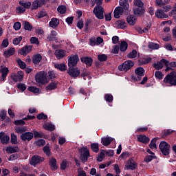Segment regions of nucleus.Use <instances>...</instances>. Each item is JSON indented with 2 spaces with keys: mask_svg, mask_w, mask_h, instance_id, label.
I'll list each match as a JSON object with an SVG mask.
<instances>
[{
  "mask_svg": "<svg viewBox=\"0 0 176 176\" xmlns=\"http://www.w3.org/2000/svg\"><path fill=\"white\" fill-rule=\"evenodd\" d=\"M112 141H113V138L111 137L102 138L101 144H102L104 146H108Z\"/></svg>",
  "mask_w": 176,
  "mask_h": 176,
  "instance_id": "nucleus-24",
  "label": "nucleus"
},
{
  "mask_svg": "<svg viewBox=\"0 0 176 176\" xmlns=\"http://www.w3.org/2000/svg\"><path fill=\"white\" fill-rule=\"evenodd\" d=\"M124 6H118L115 8L113 14L115 19H120V16H123V13H124Z\"/></svg>",
  "mask_w": 176,
  "mask_h": 176,
  "instance_id": "nucleus-11",
  "label": "nucleus"
},
{
  "mask_svg": "<svg viewBox=\"0 0 176 176\" xmlns=\"http://www.w3.org/2000/svg\"><path fill=\"white\" fill-rule=\"evenodd\" d=\"M79 153H80V159L82 163H86L87 160H89V157H90V152L87 147H82L79 149Z\"/></svg>",
  "mask_w": 176,
  "mask_h": 176,
  "instance_id": "nucleus-4",
  "label": "nucleus"
},
{
  "mask_svg": "<svg viewBox=\"0 0 176 176\" xmlns=\"http://www.w3.org/2000/svg\"><path fill=\"white\" fill-rule=\"evenodd\" d=\"M57 11L60 14H65L67 13V6L60 5L57 8Z\"/></svg>",
  "mask_w": 176,
  "mask_h": 176,
  "instance_id": "nucleus-37",
  "label": "nucleus"
},
{
  "mask_svg": "<svg viewBox=\"0 0 176 176\" xmlns=\"http://www.w3.org/2000/svg\"><path fill=\"white\" fill-rule=\"evenodd\" d=\"M43 127L47 131H54L56 130V126L53 124H45Z\"/></svg>",
  "mask_w": 176,
  "mask_h": 176,
  "instance_id": "nucleus-36",
  "label": "nucleus"
},
{
  "mask_svg": "<svg viewBox=\"0 0 176 176\" xmlns=\"http://www.w3.org/2000/svg\"><path fill=\"white\" fill-rule=\"evenodd\" d=\"M37 119L38 120H46V119H47V115L43 113H39L37 115Z\"/></svg>",
  "mask_w": 176,
  "mask_h": 176,
  "instance_id": "nucleus-60",
  "label": "nucleus"
},
{
  "mask_svg": "<svg viewBox=\"0 0 176 176\" xmlns=\"http://www.w3.org/2000/svg\"><path fill=\"white\" fill-rule=\"evenodd\" d=\"M8 115V111L6 110H1L0 112V120L3 122L6 119V116Z\"/></svg>",
  "mask_w": 176,
  "mask_h": 176,
  "instance_id": "nucleus-49",
  "label": "nucleus"
},
{
  "mask_svg": "<svg viewBox=\"0 0 176 176\" xmlns=\"http://www.w3.org/2000/svg\"><path fill=\"white\" fill-rule=\"evenodd\" d=\"M104 100L107 102H112V101H113V96L111 94H106L104 96Z\"/></svg>",
  "mask_w": 176,
  "mask_h": 176,
  "instance_id": "nucleus-47",
  "label": "nucleus"
},
{
  "mask_svg": "<svg viewBox=\"0 0 176 176\" xmlns=\"http://www.w3.org/2000/svg\"><path fill=\"white\" fill-rule=\"evenodd\" d=\"M58 24H60V21L57 18H52L51 21L49 23L50 27L52 28H57L58 27Z\"/></svg>",
  "mask_w": 176,
  "mask_h": 176,
  "instance_id": "nucleus-25",
  "label": "nucleus"
},
{
  "mask_svg": "<svg viewBox=\"0 0 176 176\" xmlns=\"http://www.w3.org/2000/svg\"><path fill=\"white\" fill-rule=\"evenodd\" d=\"M14 53H16V50H14V47L10 48V50L4 52V57H6V58H9V57H10V56H13Z\"/></svg>",
  "mask_w": 176,
  "mask_h": 176,
  "instance_id": "nucleus-29",
  "label": "nucleus"
},
{
  "mask_svg": "<svg viewBox=\"0 0 176 176\" xmlns=\"http://www.w3.org/2000/svg\"><path fill=\"white\" fill-rule=\"evenodd\" d=\"M137 137L138 142H141L145 145H146V144H149V141H151V139L145 135H138Z\"/></svg>",
  "mask_w": 176,
  "mask_h": 176,
  "instance_id": "nucleus-20",
  "label": "nucleus"
},
{
  "mask_svg": "<svg viewBox=\"0 0 176 176\" xmlns=\"http://www.w3.org/2000/svg\"><path fill=\"white\" fill-rule=\"evenodd\" d=\"M36 144L37 146H44L46 144V142L43 139H39L36 141Z\"/></svg>",
  "mask_w": 176,
  "mask_h": 176,
  "instance_id": "nucleus-59",
  "label": "nucleus"
},
{
  "mask_svg": "<svg viewBox=\"0 0 176 176\" xmlns=\"http://www.w3.org/2000/svg\"><path fill=\"white\" fill-rule=\"evenodd\" d=\"M13 82H21L24 78V73L23 71H19L16 74L11 76Z\"/></svg>",
  "mask_w": 176,
  "mask_h": 176,
  "instance_id": "nucleus-16",
  "label": "nucleus"
},
{
  "mask_svg": "<svg viewBox=\"0 0 176 176\" xmlns=\"http://www.w3.org/2000/svg\"><path fill=\"white\" fill-rule=\"evenodd\" d=\"M78 61H79V56L78 54L69 56H68L69 68L76 67V65H78Z\"/></svg>",
  "mask_w": 176,
  "mask_h": 176,
  "instance_id": "nucleus-7",
  "label": "nucleus"
},
{
  "mask_svg": "<svg viewBox=\"0 0 176 176\" xmlns=\"http://www.w3.org/2000/svg\"><path fill=\"white\" fill-rule=\"evenodd\" d=\"M132 0H120L119 3L120 6H123L124 10H129V8H130V5L128 2H131Z\"/></svg>",
  "mask_w": 176,
  "mask_h": 176,
  "instance_id": "nucleus-26",
  "label": "nucleus"
},
{
  "mask_svg": "<svg viewBox=\"0 0 176 176\" xmlns=\"http://www.w3.org/2000/svg\"><path fill=\"white\" fill-rule=\"evenodd\" d=\"M65 50H56L55 51V56L58 60H61V58H63V57H65Z\"/></svg>",
  "mask_w": 176,
  "mask_h": 176,
  "instance_id": "nucleus-23",
  "label": "nucleus"
},
{
  "mask_svg": "<svg viewBox=\"0 0 176 176\" xmlns=\"http://www.w3.org/2000/svg\"><path fill=\"white\" fill-rule=\"evenodd\" d=\"M91 149L92 152H95V153H98V151H100V146H98V143L91 144Z\"/></svg>",
  "mask_w": 176,
  "mask_h": 176,
  "instance_id": "nucleus-40",
  "label": "nucleus"
},
{
  "mask_svg": "<svg viewBox=\"0 0 176 176\" xmlns=\"http://www.w3.org/2000/svg\"><path fill=\"white\" fill-rule=\"evenodd\" d=\"M16 63L21 69H25V68L27 67V64H25V62L21 60L20 58L16 60Z\"/></svg>",
  "mask_w": 176,
  "mask_h": 176,
  "instance_id": "nucleus-43",
  "label": "nucleus"
},
{
  "mask_svg": "<svg viewBox=\"0 0 176 176\" xmlns=\"http://www.w3.org/2000/svg\"><path fill=\"white\" fill-rule=\"evenodd\" d=\"M135 74L140 76H144V75H145V70L144 69V67H140L136 68L135 70Z\"/></svg>",
  "mask_w": 176,
  "mask_h": 176,
  "instance_id": "nucleus-38",
  "label": "nucleus"
},
{
  "mask_svg": "<svg viewBox=\"0 0 176 176\" xmlns=\"http://www.w3.org/2000/svg\"><path fill=\"white\" fill-rule=\"evenodd\" d=\"M43 151L44 153L47 155V156H50L52 155V151H50V147H49V146H45L43 148Z\"/></svg>",
  "mask_w": 176,
  "mask_h": 176,
  "instance_id": "nucleus-51",
  "label": "nucleus"
},
{
  "mask_svg": "<svg viewBox=\"0 0 176 176\" xmlns=\"http://www.w3.org/2000/svg\"><path fill=\"white\" fill-rule=\"evenodd\" d=\"M153 159H156V156L155 155H147L144 157L145 163H149L153 160Z\"/></svg>",
  "mask_w": 176,
  "mask_h": 176,
  "instance_id": "nucleus-52",
  "label": "nucleus"
},
{
  "mask_svg": "<svg viewBox=\"0 0 176 176\" xmlns=\"http://www.w3.org/2000/svg\"><path fill=\"white\" fill-rule=\"evenodd\" d=\"M80 60L82 64H85L87 68L93 65V58L91 57L83 56L80 58Z\"/></svg>",
  "mask_w": 176,
  "mask_h": 176,
  "instance_id": "nucleus-14",
  "label": "nucleus"
},
{
  "mask_svg": "<svg viewBox=\"0 0 176 176\" xmlns=\"http://www.w3.org/2000/svg\"><path fill=\"white\" fill-rule=\"evenodd\" d=\"M19 5H21V6H23L25 9H30V8H31V2L30 1L24 2L23 1H20Z\"/></svg>",
  "mask_w": 176,
  "mask_h": 176,
  "instance_id": "nucleus-44",
  "label": "nucleus"
},
{
  "mask_svg": "<svg viewBox=\"0 0 176 176\" xmlns=\"http://www.w3.org/2000/svg\"><path fill=\"white\" fill-rule=\"evenodd\" d=\"M33 133V137H34V138H43V133H39L37 131H34Z\"/></svg>",
  "mask_w": 176,
  "mask_h": 176,
  "instance_id": "nucleus-57",
  "label": "nucleus"
},
{
  "mask_svg": "<svg viewBox=\"0 0 176 176\" xmlns=\"http://www.w3.org/2000/svg\"><path fill=\"white\" fill-rule=\"evenodd\" d=\"M134 67V62L131 60L124 61L122 64L118 66L119 71H124L127 72L129 69H131Z\"/></svg>",
  "mask_w": 176,
  "mask_h": 176,
  "instance_id": "nucleus-5",
  "label": "nucleus"
},
{
  "mask_svg": "<svg viewBox=\"0 0 176 176\" xmlns=\"http://www.w3.org/2000/svg\"><path fill=\"white\" fill-rule=\"evenodd\" d=\"M136 20L137 19L134 15H129L126 17V22L129 25H135Z\"/></svg>",
  "mask_w": 176,
  "mask_h": 176,
  "instance_id": "nucleus-31",
  "label": "nucleus"
},
{
  "mask_svg": "<svg viewBox=\"0 0 176 176\" xmlns=\"http://www.w3.org/2000/svg\"><path fill=\"white\" fill-rule=\"evenodd\" d=\"M10 142L12 145H17L19 144L17 142V135L13 133H11Z\"/></svg>",
  "mask_w": 176,
  "mask_h": 176,
  "instance_id": "nucleus-41",
  "label": "nucleus"
},
{
  "mask_svg": "<svg viewBox=\"0 0 176 176\" xmlns=\"http://www.w3.org/2000/svg\"><path fill=\"white\" fill-rule=\"evenodd\" d=\"M67 74L74 79L80 75V70L78 67H69Z\"/></svg>",
  "mask_w": 176,
  "mask_h": 176,
  "instance_id": "nucleus-10",
  "label": "nucleus"
},
{
  "mask_svg": "<svg viewBox=\"0 0 176 176\" xmlns=\"http://www.w3.org/2000/svg\"><path fill=\"white\" fill-rule=\"evenodd\" d=\"M23 26L24 27V30L25 31H32V25L28 21H23Z\"/></svg>",
  "mask_w": 176,
  "mask_h": 176,
  "instance_id": "nucleus-39",
  "label": "nucleus"
},
{
  "mask_svg": "<svg viewBox=\"0 0 176 176\" xmlns=\"http://www.w3.org/2000/svg\"><path fill=\"white\" fill-rule=\"evenodd\" d=\"M164 83L170 85V86H176V72L172 71L170 74H167L163 80Z\"/></svg>",
  "mask_w": 176,
  "mask_h": 176,
  "instance_id": "nucleus-2",
  "label": "nucleus"
},
{
  "mask_svg": "<svg viewBox=\"0 0 176 176\" xmlns=\"http://www.w3.org/2000/svg\"><path fill=\"white\" fill-rule=\"evenodd\" d=\"M38 8H41V2L39 0H34L31 6V10H36Z\"/></svg>",
  "mask_w": 176,
  "mask_h": 176,
  "instance_id": "nucleus-34",
  "label": "nucleus"
},
{
  "mask_svg": "<svg viewBox=\"0 0 176 176\" xmlns=\"http://www.w3.org/2000/svg\"><path fill=\"white\" fill-rule=\"evenodd\" d=\"M14 124H15V126H24V124H25V121L23 120H16L14 122Z\"/></svg>",
  "mask_w": 176,
  "mask_h": 176,
  "instance_id": "nucleus-62",
  "label": "nucleus"
},
{
  "mask_svg": "<svg viewBox=\"0 0 176 176\" xmlns=\"http://www.w3.org/2000/svg\"><path fill=\"white\" fill-rule=\"evenodd\" d=\"M20 138L22 141H31L34 138V133L25 132L20 135Z\"/></svg>",
  "mask_w": 176,
  "mask_h": 176,
  "instance_id": "nucleus-12",
  "label": "nucleus"
},
{
  "mask_svg": "<svg viewBox=\"0 0 176 176\" xmlns=\"http://www.w3.org/2000/svg\"><path fill=\"white\" fill-rule=\"evenodd\" d=\"M21 41H23V36H20L18 38H14L12 43L14 45H20V42H21Z\"/></svg>",
  "mask_w": 176,
  "mask_h": 176,
  "instance_id": "nucleus-61",
  "label": "nucleus"
},
{
  "mask_svg": "<svg viewBox=\"0 0 176 176\" xmlns=\"http://www.w3.org/2000/svg\"><path fill=\"white\" fill-rule=\"evenodd\" d=\"M168 60L162 58L160 61L157 62V63L153 64V67L155 69H157V71H159L160 69H162L163 68V64L166 67L165 72H168V71H173V68L168 67Z\"/></svg>",
  "mask_w": 176,
  "mask_h": 176,
  "instance_id": "nucleus-3",
  "label": "nucleus"
},
{
  "mask_svg": "<svg viewBox=\"0 0 176 176\" xmlns=\"http://www.w3.org/2000/svg\"><path fill=\"white\" fill-rule=\"evenodd\" d=\"M16 87L19 90H21V91H25V90H27V86L24 83L17 84Z\"/></svg>",
  "mask_w": 176,
  "mask_h": 176,
  "instance_id": "nucleus-53",
  "label": "nucleus"
},
{
  "mask_svg": "<svg viewBox=\"0 0 176 176\" xmlns=\"http://www.w3.org/2000/svg\"><path fill=\"white\" fill-rule=\"evenodd\" d=\"M42 60V55L37 54L34 55L32 58V63L35 65L39 64L41 63V60Z\"/></svg>",
  "mask_w": 176,
  "mask_h": 176,
  "instance_id": "nucleus-30",
  "label": "nucleus"
},
{
  "mask_svg": "<svg viewBox=\"0 0 176 176\" xmlns=\"http://www.w3.org/2000/svg\"><path fill=\"white\" fill-rule=\"evenodd\" d=\"M174 133V131L171 129H165L161 133L162 138H166V137H168V135H171V133Z\"/></svg>",
  "mask_w": 176,
  "mask_h": 176,
  "instance_id": "nucleus-32",
  "label": "nucleus"
},
{
  "mask_svg": "<svg viewBox=\"0 0 176 176\" xmlns=\"http://www.w3.org/2000/svg\"><path fill=\"white\" fill-rule=\"evenodd\" d=\"M32 50V46L31 45H25L19 50V54L21 56H27L30 52Z\"/></svg>",
  "mask_w": 176,
  "mask_h": 176,
  "instance_id": "nucleus-17",
  "label": "nucleus"
},
{
  "mask_svg": "<svg viewBox=\"0 0 176 176\" xmlns=\"http://www.w3.org/2000/svg\"><path fill=\"white\" fill-rule=\"evenodd\" d=\"M0 74H1V80L5 82L6 80V78L8 75H9V68L6 67V66L2 67L0 69Z\"/></svg>",
  "mask_w": 176,
  "mask_h": 176,
  "instance_id": "nucleus-15",
  "label": "nucleus"
},
{
  "mask_svg": "<svg viewBox=\"0 0 176 176\" xmlns=\"http://www.w3.org/2000/svg\"><path fill=\"white\" fill-rule=\"evenodd\" d=\"M137 167H138V164L135 162L133 160H129L128 164L124 166V170H131L134 171Z\"/></svg>",
  "mask_w": 176,
  "mask_h": 176,
  "instance_id": "nucleus-13",
  "label": "nucleus"
},
{
  "mask_svg": "<svg viewBox=\"0 0 176 176\" xmlns=\"http://www.w3.org/2000/svg\"><path fill=\"white\" fill-rule=\"evenodd\" d=\"M160 149L164 156L170 155V144L165 141H162L160 143Z\"/></svg>",
  "mask_w": 176,
  "mask_h": 176,
  "instance_id": "nucleus-6",
  "label": "nucleus"
},
{
  "mask_svg": "<svg viewBox=\"0 0 176 176\" xmlns=\"http://www.w3.org/2000/svg\"><path fill=\"white\" fill-rule=\"evenodd\" d=\"M20 28H21V23L15 22L14 23V29L15 30V31H19V30H20Z\"/></svg>",
  "mask_w": 176,
  "mask_h": 176,
  "instance_id": "nucleus-64",
  "label": "nucleus"
},
{
  "mask_svg": "<svg viewBox=\"0 0 176 176\" xmlns=\"http://www.w3.org/2000/svg\"><path fill=\"white\" fill-rule=\"evenodd\" d=\"M93 13L99 20L104 19V8H102V6H95Z\"/></svg>",
  "mask_w": 176,
  "mask_h": 176,
  "instance_id": "nucleus-8",
  "label": "nucleus"
},
{
  "mask_svg": "<svg viewBox=\"0 0 176 176\" xmlns=\"http://www.w3.org/2000/svg\"><path fill=\"white\" fill-rule=\"evenodd\" d=\"M30 42L33 45H39V39H38L36 37H32L30 38Z\"/></svg>",
  "mask_w": 176,
  "mask_h": 176,
  "instance_id": "nucleus-63",
  "label": "nucleus"
},
{
  "mask_svg": "<svg viewBox=\"0 0 176 176\" xmlns=\"http://www.w3.org/2000/svg\"><path fill=\"white\" fill-rule=\"evenodd\" d=\"M118 28H121V30H124L127 27V23L124 19L119 20L116 22Z\"/></svg>",
  "mask_w": 176,
  "mask_h": 176,
  "instance_id": "nucleus-28",
  "label": "nucleus"
},
{
  "mask_svg": "<svg viewBox=\"0 0 176 176\" xmlns=\"http://www.w3.org/2000/svg\"><path fill=\"white\" fill-rule=\"evenodd\" d=\"M7 152H9V153H16L19 152V147L18 146H10L7 148L6 149Z\"/></svg>",
  "mask_w": 176,
  "mask_h": 176,
  "instance_id": "nucleus-42",
  "label": "nucleus"
},
{
  "mask_svg": "<svg viewBox=\"0 0 176 176\" xmlns=\"http://www.w3.org/2000/svg\"><path fill=\"white\" fill-rule=\"evenodd\" d=\"M98 60L100 61V63H103L104 61H107L108 60V56L104 54H102L98 56Z\"/></svg>",
  "mask_w": 176,
  "mask_h": 176,
  "instance_id": "nucleus-48",
  "label": "nucleus"
},
{
  "mask_svg": "<svg viewBox=\"0 0 176 176\" xmlns=\"http://www.w3.org/2000/svg\"><path fill=\"white\" fill-rule=\"evenodd\" d=\"M133 14L135 16H143L145 14V7H136L133 8Z\"/></svg>",
  "mask_w": 176,
  "mask_h": 176,
  "instance_id": "nucleus-18",
  "label": "nucleus"
},
{
  "mask_svg": "<svg viewBox=\"0 0 176 176\" xmlns=\"http://www.w3.org/2000/svg\"><path fill=\"white\" fill-rule=\"evenodd\" d=\"M133 5L136 8H144V2L141 0H133Z\"/></svg>",
  "mask_w": 176,
  "mask_h": 176,
  "instance_id": "nucleus-46",
  "label": "nucleus"
},
{
  "mask_svg": "<svg viewBox=\"0 0 176 176\" xmlns=\"http://www.w3.org/2000/svg\"><path fill=\"white\" fill-rule=\"evenodd\" d=\"M49 166L52 171H56V170L58 168V166L57 165V160H56L54 157H52L49 160Z\"/></svg>",
  "mask_w": 176,
  "mask_h": 176,
  "instance_id": "nucleus-19",
  "label": "nucleus"
},
{
  "mask_svg": "<svg viewBox=\"0 0 176 176\" xmlns=\"http://www.w3.org/2000/svg\"><path fill=\"white\" fill-rule=\"evenodd\" d=\"M54 68L58 69V71H61V72H65V71H67V65H65L64 63H56L54 64Z\"/></svg>",
  "mask_w": 176,
  "mask_h": 176,
  "instance_id": "nucleus-27",
  "label": "nucleus"
},
{
  "mask_svg": "<svg viewBox=\"0 0 176 176\" xmlns=\"http://www.w3.org/2000/svg\"><path fill=\"white\" fill-rule=\"evenodd\" d=\"M128 47H129V44H127V42L124 41L120 43L119 48L121 52H126Z\"/></svg>",
  "mask_w": 176,
  "mask_h": 176,
  "instance_id": "nucleus-33",
  "label": "nucleus"
},
{
  "mask_svg": "<svg viewBox=\"0 0 176 176\" xmlns=\"http://www.w3.org/2000/svg\"><path fill=\"white\" fill-rule=\"evenodd\" d=\"M155 76L156 79H159V80H162V79L164 78V74H163V73H162V72L160 71H157L155 73Z\"/></svg>",
  "mask_w": 176,
  "mask_h": 176,
  "instance_id": "nucleus-50",
  "label": "nucleus"
},
{
  "mask_svg": "<svg viewBox=\"0 0 176 176\" xmlns=\"http://www.w3.org/2000/svg\"><path fill=\"white\" fill-rule=\"evenodd\" d=\"M45 162V158L43 157H41L39 155H33L31 157L30 164L31 166H36L37 164H41V163H43Z\"/></svg>",
  "mask_w": 176,
  "mask_h": 176,
  "instance_id": "nucleus-9",
  "label": "nucleus"
},
{
  "mask_svg": "<svg viewBox=\"0 0 176 176\" xmlns=\"http://www.w3.org/2000/svg\"><path fill=\"white\" fill-rule=\"evenodd\" d=\"M10 141V137L8 135H3L1 138V142L3 145H8Z\"/></svg>",
  "mask_w": 176,
  "mask_h": 176,
  "instance_id": "nucleus-35",
  "label": "nucleus"
},
{
  "mask_svg": "<svg viewBox=\"0 0 176 176\" xmlns=\"http://www.w3.org/2000/svg\"><path fill=\"white\" fill-rule=\"evenodd\" d=\"M155 16L157 19H168V15L164 13V10L161 9L157 10L155 12Z\"/></svg>",
  "mask_w": 176,
  "mask_h": 176,
  "instance_id": "nucleus-21",
  "label": "nucleus"
},
{
  "mask_svg": "<svg viewBox=\"0 0 176 176\" xmlns=\"http://www.w3.org/2000/svg\"><path fill=\"white\" fill-rule=\"evenodd\" d=\"M28 90L29 91H31L32 93H34V94H38L40 91L39 88H38L36 87H29L28 88Z\"/></svg>",
  "mask_w": 176,
  "mask_h": 176,
  "instance_id": "nucleus-54",
  "label": "nucleus"
},
{
  "mask_svg": "<svg viewBox=\"0 0 176 176\" xmlns=\"http://www.w3.org/2000/svg\"><path fill=\"white\" fill-rule=\"evenodd\" d=\"M104 156H105V150H101L100 153L98 154L97 157L98 162H102V160H104Z\"/></svg>",
  "mask_w": 176,
  "mask_h": 176,
  "instance_id": "nucleus-45",
  "label": "nucleus"
},
{
  "mask_svg": "<svg viewBox=\"0 0 176 176\" xmlns=\"http://www.w3.org/2000/svg\"><path fill=\"white\" fill-rule=\"evenodd\" d=\"M131 79L133 82H138V80H141V79H142V76H140L138 74L132 75Z\"/></svg>",
  "mask_w": 176,
  "mask_h": 176,
  "instance_id": "nucleus-58",
  "label": "nucleus"
},
{
  "mask_svg": "<svg viewBox=\"0 0 176 176\" xmlns=\"http://www.w3.org/2000/svg\"><path fill=\"white\" fill-rule=\"evenodd\" d=\"M137 57V50H133L128 54V58H135Z\"/></svg>",
  "mask_w": 176,
  "mask_h": 176,
  "instance_id": "nucleus-55",
  "label": "nucleus"
},
{
  "mask_svg": "<svg viewBox=\"0 0 176 176\" xmlns=\"http://www.w3.org/2000/svg\"><path fill=\"white\" fill-rule=\"evenodd\" d=\"M35 81L37 82L39 87L46 85L47 83V78L45 72H39L35 75Z\"/></svg>",
  "mask_w": 176,
  "mask_h": 176,
  "instance_id": "nucleus-1",
  "label": "nucleus"
},
{
  "mask_svg": "<svg viewBox=\"0 0 176 176\" xmlns=\"http://www.w3.org/2000/svg\"><path fill=\"white\" fill-rule=\"evenodd\" d=\"M57 86H58V82H52L45 87V90L47 91H51V90H56V89H57Z\"/></svg>",
  "mask_w": 176,
  "mask_h": 176,
  "instance_id": "nucleus-22",
  "label": "nucleus"
},
{
  "mask_svg": "<svg viewBox=\"0 0 176 176\" xmlns=\"http://www.w3.org/2000/svg\"><path fill=\"white\" fill-rule=\"evenodd\" d=\"M160 47V45H159V44L157 43H151L150 44H148V48L152 49L153 50H155V49L157 50Z\"/></svg>",
  "mask_w": 176,
  "mask_h": 176,
  "instance_id": "nucleus-56",
  "label": "nucleus"
}]
</instances>
